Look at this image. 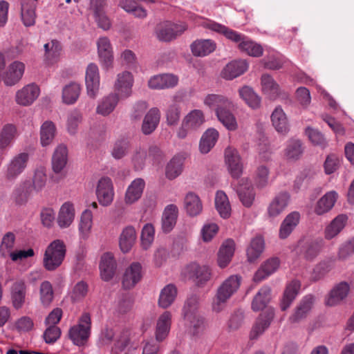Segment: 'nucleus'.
<instances>
[{
  "mask_svg": "<svg viewBox=\"0 0 354 354\" xmlns=\"http://www.w3.org/2000/svg\"><path fill=\"white\" fill-rule=\"evenodd\" d=\"M201 24L205 28L222 34L227 39L237 44L239 49L250 56L260 57L263 55V47L243 34L224 25L207 19H204Z\"/></svg>",
  "mask_w": 354,
  "mask_h": 354,
  "instance_id": "f257e3e1",
  "label": "nucleus"
},
{
  "mask_svg": "<svg viewBox=\"0 0 354 354\" xmlns=\"http://www.w3.org/2000/svg\"><path fill=\"white\" fill-rule=\"evenodd\" d=\"M47 181L46 169L43 166L37 167L33 171L32 183L24 181L14 191L15 202L20 205L25 203L32 193L40 192L46 187Z\"/></svg>",
  "mask_w": 354,
  "mask_h": 354,
  "instance_id": "f03ea898",
  "label": "nucleus"
},
{
  "mask_svg": "<svg viewBox=\"0 0 354 354\" xmlns=\"http://www.w3.org/2000/svg\"><path fill=\"white\" fill-rule=\"evenodd\" d=\"M198 298L189 297L183 307V317L187 332L194 337L199 336L205 330L204 319L197 313Z\"/></svg>",
  "mask_w": 354,
  "mask_h": 354,
  "instance_id": "7ed1b4c3",
  "label": "nucleus"
},
{
  "mask_svg": "<svg viewBox=\"0 0 354 354\" xmlns=\"http://www.w3.org/2000/svg\"><path fill=\"white\" fill-rule=\"evenodd\" d=\"M66 253L64 241L55 239L46 247L43 258V266L48 271H53L63 263Z\"/></svg>",
  "mask_w": 354,
  "mask_h": 354,
  "instance_id": "20e7f679",
  "label": "nucleus"
},
{
  "mask_svg": "<svg viewBox=\"0 0 354 354\" xmlns=\"http://www.w3.org/2000/svg\"><path fill=\"white\" fill-rule=\"evenodd\" d=\"M91 330V319L89 313H84L78 319L77 323L68 330V337L73 344L82 346L88 342Z\"/></svg>",
  "mask_w": 354,
  "mask_h": 354,
  "instance_id": "39448f33",
  "label": "nucleus"
},
{
  "mask_svg": "<svg viewBox=\"0 0 354 354\" xmlns=\"http://www.w3.org/2000/svg\"><path fill=\"white\" fill-rule=\"evenodd\" d=\"M205 115L201 109L190 111L183 118L181 126L177 130L179 139H185L190 132L198 130L205 122Z\"/></svg>",
  "mask_w": 354,
  "mask_h": 354,
  "instance_id": "423d86ee",
  "label": "nucleus"
},
{
  "mask_svg": "<svg viewBox=\"0 0 354 354\" xmlns=\"http://www.w3.org/2000/svg\"><path fill=\"white\" fill-rule=\"evenodd\" d=\"M95 192L101 206H110L115 198V189L111 178L107 176L101 177L96 183Z\"/></svg>",
  "mask_w": 354,
  "mask_h": 354,
  "instance_id": "0eeeda50",
  "label": "nucleus"
},
{
  "mask_svg": "<svg viewBox=\"0 0 354 354\" xmlns=\"http://www.w3.org/2000/svg\"><path fill=\"white\" fill-rule=\"evenodd\" d=\"M225 165L232 178L238 179L243 172V164L236 149L227 147L224 151Z\"/></svg>",
  "mask_w": 354,
  "mask_h": 354,
  "instance_id": "6e6552de",
  "label": "nucleus"
},
{
  "mask_svg": "<svg viewBox=\"0 0 354 354\" xmlns=\"http://www.w3.org/2000/svg\"><path fill=\"white\" fill-rule=\"evenodd\" d=\"M134 84V77L128 71H123L117 74L113 84L114 91L121 100L129 97L133 93L132 88Z\"/></svg>",
  "mask_w": 354,
  "mask_h": 354,
  "instance_id": "1a4fd4ad",
  "label": "nucleus"
},
{
  "mask_svg": "<svg viewBox=\"0 0 354 354\" xmlns=\"http://www.w3.org/2000/svg\"><path fill=\"white\" fill-rule=\"evenodd\" d=\"M85 85L87 95L95 99L100 91V76L98 66L94 63H90L86 68Z\"/></svg>",
  "mask_w": 354,
  "mask_h": 354,
  "instance_id": "9d476101",
  "label": "nucleus"
},
{
  "mask_svg": "<svg viewBox=\"0 0 354 354\" xmlns=\"http://www.w3.org/2000/svg\"><path fill=\"white\" fill-rule=\"evenodd\" d=\"M185 278L193 280L197 284H203L211 278L210 268L205 265H199L197 263L188 264L183 270Z\"/></svg>",
  "mask_w": 354,
  "mask_h": 354,
  "instance_id": "9b49d317",
  "label": "nucleus"
},
{
  "mask_svg": "<svg viewBox=\"0 0 354 354\" xmlns=\"http://www.w3.org/2000/svg\"><path fill=\"white\" fill-rule=\"evenodd\" d=\"M96 44L100 64L106 70L112 68L114 56L110 39L106 37H101L97 40Z\"/></svg>",
  "mask_w": 354,
  "mask_h": 354,
  "instance_id": "f8f14e48",
  "label": "nucleus"
},
{
  "mask_svg": "<svg viewBox=\"0 0 354 354\" xmlns=\"http://www.w3.org/2000/svg\"><path fill=\"white\" fill-rule=\"evenodd\" d=\"M260 85L262 93L270 100H276L285 95L284 91L278 82L272 75L268 73L261 75Z\"/></svg>",
  "mask_w": 354,
  "mask_h": 354,
  "instance_id": "ddd939ff",
  "label": "nucleus"
},
{
  "mask_svg": "<svg viewBox=\"0 0 354 354\" xmlns=\"http://www.w3.org/2000/svg\"><path fill=\"white\" fill-rule=\"evenodd\" d=\"M187 25L185 24H173L169 21H165L160 24L156 28V35L159 40L163 41H169L180 35L187 29Z\"/></svg>",
  "mask_w": 354,
  "mask_h": 354,
  "instance_id": "4468645a",
  "label": "nucleus"
},
{
  "mask_svg": "<svg viewBox=\"0 0 354 354\" xmlns=\"http://www.w3.org/2000/svg\"><path fill=\"white\" fill-rule=\"evenodd\" d=\"M204 106L214 111L215 115L226 108L233 106L232 101L225 95L216 93H209L203 98Z\"/></svg>",
  "mask_w": 354,
  "mask_h": 354,
  "instance_id": "2eb2a0df",
  "label": "nucleus"
},
{
  "mask_svg": "<svg viewBox=\"0 0 354 354\" xmlns=\"http://www.w3.org/2000/svg\"><path fill=\"white\" fill-rule=\"evenodd\" d=\"M28 160L29 155L27 153H20L15 156L6 166V178L16 179L26 168Z\"/></svg>",
  "mask_w": 354,
  "mask_h": 354,
  "instance_id": "dca6fc26",
  "label": "nucleus"
},
{
  "mask_svg": "<svg viewBox=\"0 0 354 354\" xmlns=\"http://www.w3.org/2000/svg\"><path fill=\"white\" fill-rule=\"evenodd\" d=\"M234 189L242 205L245 207H250L256 196L250 180L248 178H241Z\"/></svg>",
  "mask_w": 354,
  "mask_h": 354,
  "instance_id": "f3484780",
  "label": "nucleus"
},
{
  "mask_svg": "<svg viewBox=\"0 0 354 354\" xmlns=\"http://www.w3.org/2000/svg\"><path fill=\"white\" fill-rule=\"evenodd\" d=\"M39 87L35 84H29L19 89L15 93V102L22 106H28L38 98Z\"/></svg>",
  "mask_w": 354,
  "mask_h": 354,
  "instance_id": "a211bd4d",
  "label": "nucleus"
},
{
  "mask_svg": "<svg viewBox=\"0 0 354 354\" xmlns=\"http://www.w3.org/2000/svg\"><path fill=\"white\" fill-rule=\"evenodd\" d=\"M274 316V310L267 309L257 318L250 332V339H256L270 326Z\"/></svg>",
  "mask_w": 354,
  "mask_h": 354,
  "instance_id": "6ab92c4d",
  "label": "nucleus"
},
{
  "mask_svg": "<svg viewBox=\"0 0 354 354\" xmlns=\"http://www.w3.org/2000/svg\"><path fill=\"white\" fill-rule=\"evenodd\" d=\"M178 83V76L172 73H162L151 76L148 80L147 85L153 90H162L174 88Z\"/></svg>",
  "mask_w": 354,
  "mask_h": 354,
  "instance_id": "aec40b11",
  "label": "nucleus"
},
{
  "mask_svg": "<svg viewBox=\"0 0 354 354\" xmlns=\"http://www.w3.org/2000/svg\"><path fill=\"white\" fill-rule=\"evenodd\" d=\"M25 70V65L20 62H14L1 77L2 81L7 86H12L21 79Z\"/></svg>",
  "mask_w": 354,
  "mask_h": 354,
  "instance_id": "412c9836",
  "label": "nucleus"
},
{
  "mask_svg": "<svg viewBox=\"0 0 354 354\" xmlns=\"http://www.w3.org/2000/svg\"><path fill=\"white\" fill-rule=\"evenodd\" d=\"M145 188V182L141 178L134 179L127 187L124 196V202L127 205H131L138 201Z\"/></svg>",
  "mask_w": 354,
  "mask_h": 354,
  "instance_id": "4be33fe9",
  "label": "nucleus"
},
{
  "mask_svg": "<svg viewBox=\"0 0 354 354\" xmlns=\"http://www.w3.org/2000/svg\"><path fill=\"white\" fill-rule=\"evenodd\" d=\"M315 302V298L312 295L304 297L296 307L294 313L289 317L288 322L290 324L299 323L307 317Z\"/></svg>",
  "mask_w": 354,
  "mask_h": 354,
  "instance_id": "5701e85b",
  "label": "nucleus"
},
{
  "mask_svg": "<svg viewBox=\"0 0 354 354\" xmlns=\"http://www.w3.org/2000/svg\"><path fill=\"white\" fill-rule=\"evenodd\" d=\"M290 201V195L283 192L275 196L268 207V214L270 218H275L280 215L288 207Z\"/></svg>",
  "mask_w": 354,
  "mask_h": 354,
  "instance_id": "b1692460",
  "label": "nucleus"
},
{
  "mask_svg": "<svg viewBox=\"0 0 354 354\" xmlns=\"http://www.w3.org/2000/svg\"><path fill=\"white\" fill-rule=\"evenodd\" d=\"M75 217L74 204L70 201L64 203L58 212L57 223L61 229L69 227L73 223Z\"/></svg>",
  "mask_w": 354,
  "mask_h": 354,
  "instance_id": "393cba45",
  "label": "nucleus"
},
{
  "mask_svg": "<svg viewBox=\"0 0 354 354\" xmlns=\"http://www.w3.org/2000/svg\"><path fill=\"white\" fill-rule=\"evenodd\" d=\"M120 97L114 93H110L102 97L97 102L95 113L100 115L106 117L113 112L116 108Z\"/></svg>",
  "mask_w": 354,
  "mask_h": 354,
  "instance_id": "a878e982",
  "label": "nucleus"
},
{
  "mask_svg": "<svg viewBox=\"0 0 354 354\" xmlns=\"http://www.w3.org/2000/svg\"><path fill=\"white\" fill-rule=\"evenodd\" d=\"M142 278V266L139 263H132L126 270L122 277V283L125 289H131Z\"/></svg>",
  "mask_w": 354,
  "mask_h": 354,
  "instance_id": "bb28decb",
  "label": "nucleus"
},
{
  "mask_svg": "<svg viewBox=\"0 0 354 354\" xmlns=\"http://www.w3.org/2000/svg\"><path fill=\"white\" fill-rule=\"evenodd\" d=\"M280 261L277 257H272L265 261L255 272L253 281L259 283L274 273L279 268Z\"/></svg>",
  "mask_w": 354,
  "mask_h": 354,
  "instance_id": "cd10ccee",
  "label": "nucleus"
},
{
  "mask_svg": "<svg viewBox=\"0 0 354 354\" xmlns=\"http://www.w3.org/2000/svg\"><path fill=\"white\" fill-rule=\"evenodd\" d=\"M248 69V63L246 60H234L228 63L221 71V77L225 80H233Z\"/></svg>",
  "mask_w": 354,
  "mask_h": 354,
  "instance_id": "c85d7f7f",
  "label": "nucleus"
},
{
  "mask_svg": "<svg viewBox=\"0 0 354 354\" xmlns=\"http://www.w3.org/2000/svg\"><path fill=\"white\" fill-rule=\"evenodd\" d=\"M216 48V43L210 39H201L193 41L190 45L192 55L203 57L212 53Z\"/></svg>",
  "mask_w": 354,
  "mask_h": 354,
  "instance_id": "c756f323",
  "label": "nucleus"
},
{
  "mask_svg": "<svg viewBox=\"0 0 354 354\" xmlns=\"http://www.w3.org/2000/svg\"><path fill=\"white\" fill-rule=\"evenodd\" d=\"M178 216V208L174 204L167 205L162 212V230L165 233L170 232L175 227Z\"/></svg>",
  "mask_w": 354,
  "mask_h": 354,
  "instance_id": "7c9ffc66",
  "label": "nucleus"
},
{
  "mask_svg": "<svg viewBox=\"0 0 354 354\" xmlns=\"http://www.w3.org/2000/svg\"><path fill=\"white\" fill-rule=\"evenodd\" d=\"M26 285L22 280L13 283L10 288V297L14 308L19 310L23 307L26 301Z\"/></svg>",
  "mask_w": 354,
  "mask_h": 354,
  "instance_id": "2f4dec72",
  "label": "nucleus"
},
{
  "mask_svg": "<svg viewBox=\"0 0 354 354\" xmlns=\"http://www.w3.org/2000/svg\"><path fill=\"white\" fill-rule=\"evenodd\" d=\"M100 270L101 277L104 281H108L113 277L116 270V262L113 254L106 252L101 257Z\"/></svg>",
  "mask_w": 354,
  "mask_h": 354,
  "instance_id": "473e14b6",
  "label": "nucleus"
},
{
  "mask_svg": "<svg viewBox=\"0 0 354 354\" xmlns=\"http://www.w3.org/2000/svg\"><path fill=\"white\" fill-rule=\"evenodd\" d=\"M37 0H23L21 8V19L23 24L26 26L35 25L36 20L35 9Z\"/></svg>",
  "mask_w": 354,
  "mask_h": 354,
  "instance_id": "72a5a7b5",
  "label": "nucleus"
},
{
  "mask_svg": "<svg viewBox=\"0 0 354 354\" xmlns=\"http://www.w3.org/2000/svg\"><path fill=\"white\" fill-rule=\"evenodd\" d=\"M303 152L301 141L299 139L290 138L286 142L283 157L288 161H296L301 157Z\"/></svg>",
  "mask_w": 354,
  "mask_h": 354,
  "instance_id": "f704fd0d",
  "label": "nucleus"
},
{
  "mask_svg": "<svg viewBox=\"0 0 354 354\" xmlns=\"http://www.w3.org/2000/svg\"><path fill=\"white\" fill-rule=\"evenodd\" d=\"M160 119V113L158 108H151L144 117L141 131L145 135L152 133L157 128Z\"/></svg>",
  "mask_w": 354,
  "mask_h": 354,
  "instance_id": "c9c22d12",
  "label": "nucleus"
},
{
  "mask_svg": "<svg viewBox=\"0 0 354 354\" xmlns=\"http://www.w3.org/2000/svg\"><path fill=\"white\" fill-rule=\"evenodd\" d=\"M93 225V216L90 209H85L80 216L78 223L79 236L81 240H87L91 233Z\"/></svg>",
  "mask_w": 354,
  "mask_h": 354,
  "instance_id": "e433bc0d",
  "label": "nucleus"
},
{
  "mask_svg": "<svg viewBox=\"0 0 354 354\" xmlns=\"http://www.w3.org/2000/svg\"><path fill=\"white\" fill-rule=\"evenodd\" d=\"M68 162V149L64 145H58L52 157V169L55 174L61 173Z\"/></svg>",
  "mask_w": 354,
  "mask_h": 354,
  "instance_id": "4c0bfd02",
  "label": "nucleus"
},
{
  "mask_svg": "<svg viewBox=\"0 0 354 354\" xmlns=\"http://www.w3.org/2000/svg\"><path fill=\"white\" fill-rule=\"evenodd\" d=\"M241 281V277L240 276L231 275L220 285L216 292L230 299L239 288Z\"/></svg>",
  "mask_w": 354,
  "mask_h": 354,
  "instance_id": "58836bf2",
  "label": "nucleus"
},
{
  "mask_svg": "<svg viewBox=\"0 0 354 354\" xmlns=\"http://www.w3.org/2000/svg\"><path fill=\"white\" fill-rule=\"evenodd\" d=\"M171 324V313L169 311H165L160 315L157 320L155 335L158 342L165 339L169 332Z\"/></svg>",
  "mask_w": 354,
  "mask_h": 354,
  "instance_id": "ea45409f",
  "label": "nucleus"
},
{
  "mask_svg": "<svg viewBox=\"0 0 354 354\" xmlns=\"http://www.w3.org/2000/svg\"><path fill=\"white\" fill-rule=\"evenodd\" d=\"M271 122L274 129L279 133L286 134L289 131L287 116L281 106H277L271 114Z\"/></svg>",
  "mask_w": 354,
  "mask_h": 354,
  "instance_id": "a19ab883",
  "label": "nucleus"
},
{
  "mask_svg": "<svg viewBox=\"0 0 354 354\" xmlns=\"http://www.w3.org/2000/svg\"><path fill=\"white\" fill-rule=\"evenodd\" d=\"M136 240V231L133 226L125 227L119 237V246L123 253L129 252Z\"/></svg>",
  "mask_w": 354,
  "mask_h": 354,
  "instance_id": "79ce46f5",
  "label": "nucleus"
},
{
  "mask_svg": "<svg viewBox=\"0 0 354 354\" xmlns=\"http://www.w3.org/2000/svg\"><path fill=\"white\" fill-rule=\"evenodd\" d=\"M235 250V243L232 239L223 242L218 253V265L220 268H225L231 261Z\"/></svg>",
  "mask_w": 354,
  "mask_h": 354,
  "instance_id": "37998d69",
  "label": "nucleus"
},
{
  "mask_svg": "<svg viewBox=\"0 0 354 354\" xmlns=\"http://www.w3.org/2000/svg\"><path fill=\"white\" fill-rule=\"evenodd\" d=\"M219 137L218 131L214 129H207L202 135L199 142V151L207 153L216 145Z\"/></svg>",
  "mask_w": 354,
  "mask_h": 354,
  "instance_id": "c03bdc74",
  "label": "nucleus"
},
{
  "mask_svg": "<svg viewBox=\"0 0 354 354\" xmlns=\"http://www.w3.org/2000/svg\"><path fill=\"white\" fill-rule=\"evenodd\" d=\"M300 220V214L297 212H292L288 214L281 224L279 228V238H287L298 225Z\"/></svg>",
  "mask_w": 354,
  "mask_h": 354,
  "instance_id": "a18cd8bd",
  "label": "nucleus"
},
{
  "mask_svg": "<svg viewBox=\"0 0 354 354\" xmlns=\"http://www.w3.org/2000/svg\"><path fill=\"white\" fill-rule=\"evenodd\" d=\"M57 128L55 123L50 120H46L42 123L40 127V143L42 147L51 145L56 136Z\"/></svg>",
  "mask_w": 354,
  "mask_h": 354,
  "instance_id": "49530a36",
  "label": "nucleus"
},
{
  "mask_svg": "<svg viewBox=\"0 0 354 354\" xmlns=\"http://www.w3.org/2000/svg\"><path fill=\"white\" fill-rule=\"evenodd\" d=\"M184 206L187 214L190 216H198L203 210V205L200 198L193 192H189L185 196Z\"/></svg>",
  "mask_w": 354,
  "mask_h": 354,
  "instance_id": "de8ad7c7",
  "label": "nucleus"
},
{
  "mask_svg": "<svg viewBox=\"0 0 354 354\" xmlns=\"http://www.w3.org/2000/svg\"><path fill=\"white\" fill-rule=\"evenodd\" d=\"M265 249V241L261 236L254 237L247 248V258L248 261L254 262L262 254Z\"/></svg>",
  "mask_w": 354,
  "mask_h": 354,
  "instance_id": "09e8293b",
  "label": "nucleus"
},
{
  "mask_svg": "<svg viewBox=\"0 0 354 354\" xmlns=\"http://www.w3.org/2000/svg\"><path fill=\"white\" fill-rule=\"evenodd\" d=\"M300 286L301 284L297 280H293L287 285L281 302V308L282 310H286L290 307V304L298 295Z\"/></svg>",
  "mask_w": 354,
  "mask_h": 354,
  "instance_id": "8fccbe9b",
  "label": "nucleus"
},
{
  "mask_svg": "<svg viewBox=\"0 0 354 354\" xmlns=\"http://www.w3.org/2000/svg\"><path fill=\"white\" fill-rule=\"evenodd\" d=\"M215 207L219 215L223 218H228L231 215V205L227 194L221 190L215 195Z\"/></svg>",
  "mask_w": 354,
  "mask_h": 354,
  "instance_id": "3c124183",
  "label": "nucleus"
},
{
  "mask_svg": "<svg viewBox=\"0 0 354 354\" xmlns=\"http://www.w3.org/2000/svg\"><path fill=\"white\" fill-rule=\"evenodd\" d=\"M177 296V288L174 284L165 286L160 291L158 305L162 308L169 307L175 301Z\"/></svg>",
  "mask_w": 354,
  "mask_h": 354,
  "instance_id": "603ef678",
  "label": "nucleus"
},
{
  "mask_svg": "<svg viewBox=\"0 0 354 354\" xmlns=\"http://www.w3.org/2000/svg\"><path fill=\"white\" fill-rule=\"evenodd\" d=\"M81 85L71 82L65 86L62 90V101L66 104H73L78 100L81 93Z\"/></svg>",
  "mask_w": 354,
  "mask_h": 354,
  "instance_id": "864d4df0",
  "label": "nucleus"
},
{
  "mask_svg": "<svg viewBox=\"0 0 354 354\" xmlns=\"http://www.w3.org/2000/svg\"><path fill=\"white\" fill-rule=\"evenodd\" d=\"M17 136L18 132L15 125L12 124H5L0 131V148L5 149L8 147Z\"/></svg>",
  "mask_w": 354,
  "mask_h": 354,
  "instance_id": "5fc2aeb1",
  "label": "nucleus"
},
{
  "mask_svg": "<svg viewBox=\"0 0 354 354\" xmlns=\"http://www.w3.org/2000/svg\"><path fill=\"white\" fill-rule=\"evenodd\" d=\"M271 290L268 286H263L255 295L252 302V308L254 311L263 310L270 300Z\"/></svg>",
  "mask_w": 354,
  "mask_h": 354,
  "instance_id": "6e6d98bb",
  "label": "nucleus"
},
{
  "mask_svg": "<svg viewBox=\"0 0 354 354\" xmlns=\"http://www.w3.org/2000/svg\"><path fill=\"white\" fill-rule=\"evenodd\" d=\"M239 93L240 97L252 109H255L260 106L261 98L251 87L244 86L239 89Z\"/></svg>",
  "mask_w": 354,
  "mask_h": 354,
  "instance_id": "4d7b16f0",
  "label": "nucleus"
},
{
  "mask_svg": "<svg viewBox=\"0 0 354 354\" xmlns=\"http://www.w3.org/2000/svg\"><path fill=\"white\" fill-rule=\"evenodd\" d=\"M83 120V115L80 111L77 109H73L71 111L67 116L66 120V131L72 136L76 135L78 131L80 124Z\"/></svg>",
  "mask_w": 354,
  "mask_h": 354,
  "instance_id": "13d9d810",
  "label": "nucleus"
},
{
  "mask_svg": "<svg viewBox=\"0 0 354 354\" xmlns=\"http://www.w3.org/2000/svg\"><path fill=\"white\" fill-rule=\"evenodd\" d=\"M183 170V159L174 156L166 167L165 174L167 178L173 180L181 174Z\"/></svg>",
  "mask_w": 354,
  "mask_h": 354,
  "instance_id": "bf43d9fd",
  "label": "nucleus"
},
{
  "mask_svg": "<svg viewBox=\"0 0 354 354\" xmlns=\"http://www.w3.org/2000/svg\"><path fill=\"white\" fill-rule=\"evenodd\" d=\"M231 108H226L216 115L218 120L229 131H234L238 128L236 118L230 111Z\"/></svg>",
  "mask_w": 354,
  "mask_h": 354,
  "instance_id": "052dcab7",
  "label": "nucleus"
},
{
  "mask_svg": "<svg viewBox=\"0 0 354 354\" xmlns=\"http://www.w3.org/2000/svg\"><path fill=\"white\" fill-rule=\"evenodd\" d=\"M155 228L151 223L145 224L141 232V247L143 250H148L154 241Z\"/></svg>",
  "mask_w": 354,
  "mask_h": 354,
  "instance_id": "680f3d73",
  "label": "nucleus"
},
{
  "mask_svg": "<svg viewBox=\"0 0 354 354\" xmlns=\"http://www.w3.org/2000/svg\"><path fill=\"white\" fill-rule=\"evenodd\" d=\"M350 286L345 281L340 282L333 288V306L341 304L347 297Z\"/></svg>",
  "mask_w": 354,
  "mask_h": 354,
  "instance_id": "e2e57ef3",
  "label": "nucleus"
},
{
  "mask_svg": "<svg viewBox=\"0 0 354 354\" xmlns=\"http://www.w3.org/2000/svg\"><path fill=\"white\" fill-rule=\"evenodd\" d=\"M269 168L265 165H260L255 171L254 181L257 188H263L269 183Z\"/></svg>",
  "mask_w": 354,
  "mask_h": 354,
  "instance_id": "0e129e2a",
  "label": "nucleus"
},
{
  "mask_svg": "<svg viewBox=\"0 0 354 354\" xmlns=\"http://www.w3.org/2000/svg\"><path fill=\"white\" fill-rule=\"evenodd\" d=\"M40 301L43 306H48L53 299L54 292L51 283L48 281H43L39 288Z\"/></svg>",
  "mask_w": 354,
  "mask_h": 354,
  "instance_id": "69168bd1",
  "label": "nucleus"
},
{
  "mask_svg": "<svg viewBox=\"0 0 354 354\" xmlns=\"http://www.w3.org/2000/svg\"><path fill=\"white\" fill-rule=\"evenodd\" d=\"M44 49L46 59L50 63L55 62L60 55L61 46L57 41L52 40L46 44Z\"/></svg>",
  "mask_w": 354,
  "mask_h": 354,
  "instance_id": "338daca9",
  "label": "nucleus"
},
{
  "mask_svg": "<svg viewBox=\"0 0 354 354\" xmlns=\"http://www.w3.org/2000/svg\"><path fill=\"white\" fill-rule=\"evenodd\" d=\"M306 135L308 136L310 141L314 145L324 149L326 146L325 138L322 133L317 129L307 127L305 131Z\"/></svg>",
  "mask_w": 354,
  "mask_h": 354,
  "instance_id": "774afa93",
  "label": "nucleus"
}]
</instances>
